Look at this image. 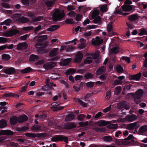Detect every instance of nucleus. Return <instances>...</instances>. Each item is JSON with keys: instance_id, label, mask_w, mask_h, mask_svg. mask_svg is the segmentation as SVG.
I'll return each instance as SVG.
<instances>
[{"instance_id": "f257e3e1", "label": "nucleus", "mask_w": 147, "mask_h": 147, "mask_svg": "<svg viewBox=\"0 0 147 147\" xmlns=\"http://www.w3.org/2000/svg\"><path fill=\"white\" fill-rule=\"evenodd\" d=\"M65 16L63 11L61 12L59 10L56 9L53 15V20L55 22H57L62 19Z\"/></svg>"}, {"instance_id": "f03ea898", "label": "nucleus", "mask_w": 147, "mask_h": 147, "mask_svg": "<svg viewBox=\"0 0 147 147\" xmlns=\"http://www.w3.org/2000/svg\"><path fill=\"white\" fill-rule=\"evenodd\" d=\"M131 94L132 96L135 98V101L136 103L138 104L139 102H137V100H139L142 97L143 94V91L142 89H138L135 93H131Z\"/></svg>"}, {"instance_id": "7ed1b4c3", "label": "nucleus", "mask_w": 147, "mask_h": 147, "mask_svg": "<svg viewBox=\"0 0 147 147\" xmlns=\"http://www.w3.org/2000/svg\"><path fill=\"white\" fill-rule=\"evenodd\" d=\"M25 135L27 137L34 138H35L36 137L39 138H44L47 136V133H38L36 134L33 133H27L25 134Z\"/></svg>"}, {"instance_id": "20e7f679", "label": "nucleus", "mask_w": 147, "mask_h": 147, "mask_svg": "<svg viewBox=\"0 0 147 147\" xmlns=\"http://www.w3.org/2000/svg\"><path fill=\"white\" fill-rule=\"evenodd\" d=\"M132 3V1L130 0H126L124 2V4L121 7L122 9L124 11H129L133 9V5H129Z\"/></svg>"}, {"instance_id": "39448f33", "label": "nucleus", "mask_w": 147, "mask_h": 147, "mask_svg": "<svg viewBox=\"0 0 147 147\" xmlns=\"http://www.w3.org/2000/svg\"><path fill=\"white\" fill-rule=\"evenodd\" d=\"M19 70L16 69L13 67H6L3 69V72L5 74L9 75H11L18 74L19 72Z\"/></svg>"}, {"instance_id": "423d86ee", "label": "nucleus", "mask_w": 147, "mask_h": 147, "mask_svg": "<svg viewBox=\"0 0 147 147\" xmlns=\"http://www.w3.org/2000/svg\"><path fill=\"white\" fill-rule=\"evenodd\" d=\"M51 141L55 142L64 141L66 143H68V138L61 135H57L53 136L51 138Z\"/></svg>"}, {"instance_id": "0eeeda50", "label": "nucleus", "mask_w": 147, "mask_h": 147, "mask_svg": "<svg viewBox=\"0 0 147 147\" xmlns=\"http://www.w3.org/2000/svg\"><path fill=\"white\" fill-rule=\"evenodd\" d=\"M91 16L92 18L93 19V21L94 23L100 24L101 18L98 16V12L97 11L94 10L92 13Z\"/></svg>"}, {"instance_id": "6e6552de", "label": "nucleus", "mask_w": 147, "mask_h": 147, "mask_svg": "<svg viewBox=\"0 0 147 147\" xmlns=\"http://www.w3.org/2000/svg\"><path fill=\"white\" fill-rule=\"evenodd\" d=\"M19 33V31L18 30L11 29L4 32V36L6 37H11Z\"/></svg>"}, {"instance_id": "1a4fd4ad", "label": "nucleus", "mask_w": 147, "mask_h": 147, "mask_svg": "<svg viewBox=\"0 0 147 147\" xmlns=\"http://www.w3.org/2000/svg\"><path fill=\"white\" fill-rule=\"evenodd\" d=\"M134 137L132 135L129 134L128 137L125 139V140H131L130 141L128 142L129 144H131L134 145H139V143L136 141H135L134 140Z\"/></svg>"}, {"instance_id": "9d476101", "label": "nucleus", "mask_w": 147, "mask_h": 147, "mask_svg": "<svg viewBox=\"0 0 147 147\" xmlns=\"http://www.w3.org/2000/svg\"><path fill=\"white\" fill-rule=\"evenodd\" d=\"M76 125L74 122H69L65 123L64 125V128L66 129L69 130L74 129L76 127Z\"/></svg>"}, {"instance_id": "9b49d317", "label": "nucleus", "mask_w": 147, "mask_h": 147, "mask_svg": "<svg viewBox=\"0 0 147 147\" xmlns=\"http://www.w3.org/2000/svg\"><path fill=\"white\" fill-rule=\"evenodd\" d=\"M138 122H136L128 124L127 125L128 129L132 130L135 128L137 129L139 126Z\"/></svg>"}, {"instance_id": "f8f14e48", "label": "nucleus", "mask_w": 147, "mask_h": 147, "mask_svg": "<svg viewBox=\"0 0 147 147\" xmlns=\"http://www.w3.org/2000/svg\"><path fill=\"white\" fill-rule=\"evenodd\" d=\"M27 46L28 45L26 42L19 43L17 45L16 49L18 50H21L26 49Z\"/></svg>"}, {"instance_id": "ddd939ff", "label": "nucleus", "mask_w": 147, "mask_h": 147, "mask_svg": "<svg viewBox=\"0 0 147 147\" xmlns=\"http://www.w3.org/2000/svg\"><path fill=\"white\" fill-rule=\"evenodd\" d=\"M107 29L109 36H112L114 35V33L113 32V26L111 23H110L107 25Z\"/></svg>"}, {"instance_id": "4468645a", "label": "nucleus", "mask_w": 147, "mask_h": 147, "mask_svg": "<svg viewBox=\"0 0 147 147\" xmlns=\"http://www.w3.org/2000/svg\"><path fill=\"white\" fill-rule=\"evenodd\" d=\"M102 40L98 36L96 37V39H92V42L93 45L95 46L99 45L102 42Z\"/></svg>"}, {"instance_id": "2eb2a0df", "label": "nucleus", "mask_w": 147, "mask_h": 147, "mask_svg": "<svg viewBox=\"0 0 147 147\" xmlns=\"http://www.w3.org/2000/svg\"><path fill=\"white\" fill-rule=\"evenodd\" d=\"M18 123H22L26 121L28 119V117L25 114L20 115L18 118Z\"/></svg>"}, {"instance_id": "dca6fc26", "label": "nucleus", "mask_w": 147, "mask_h": 147, "mask_svg": "<svg viewBox=\"0 0 147 147\" xmlns=\"http://www.w3.org/2000/svg\"><path fill=\"white\" fill-rule=\"evenodd\" d=\"M55 64L53 62H49L44 64L43 67L46 69L48 70L52 68L55 66Z\"/></svg>"}, {"instance_id": "f3484780", "label": "nucleus", "mask_w": 147, "mask_h": 147, "mask_svg": "<svg viewBox=\"0 0 147 147\" xmlns=\"http://www.w3.org/2000/svg\"><path fill=\"white\" fill-rule=\"evenodd\" d=\"M106 69V67L105 66H101L96 71V74L97 75H100L105 72Z\"/></svg>"}, {"instance_id": "a211bd4d", "label": "nucleus", "mask_w": 147, "mask_h": 147, "mask_svg": "<svg viewBox=\"0 0 147 147\" xmlns=\"http://www.w3.org/2000/svg\"><path fill=\"white\" fill-rule=\"evenodd\" d=\"M141 72L135 75H131L130 76V78L131 80L138 81L141 77Z\"/></svg>"}, {"instance_id": "6ab92c4d", "label": "nucleus", "mask_w": 147, "mask_h": 147, "mask_svg": "<svg viewBox=\"0 0 147 147\" xmlns=\"http://www.w3.org/2000/svg\"><path fill=\"white\" fill-rule=\"evenodd\" d=\"M58 48H54L51 50L49 53V55L50 57H53L58 54Z\"/></svg>"}, {"instance_id": "aec40b11", "label": "nucleus", "mask_w": 147, "mask_h": 147, "mask_svg": "<svg viewBox=\"0 0 147 147\" xmlns=\"http://www.w3.org/2000/svg\"><path fill=\"white\" fill-rule=\"evenodd\" d=\"M10 121L11 125H14L18 122V118L16 116H13L10 118Z\"/></svg>"}, {"instance_id": "412c9836", "label": "nucleus", "mask_w": 147, "mask_h": 147, "mask_svg": "<svg viewBox=\"0 0 147 147\" xmlns=\"http://www.w3.org/2000/svg\"><path fill=\"white\" fill-rule=\"evenodd\" d=\"M13 134V132L9 130H1L0 131V136L3 135H12Z\"/></svg>"}, {"instance_id": "4be33fe9", "label": "nucleus", "mask_w": 147, "mask_h": 147, "mask_svg": "<svg viewBox=\"0 0 147 147\" xmlns=\"http://www.w3.org/2000/svg\"><path fill=\"white\" fill-rule=\"evenodd\" d=\"M137 118V116L136 115L132 114L131 115H128L125 117L126 120L129 122H132Z\"/></svg>"}, {"instance_id": "5701e85b", "label": "nucleus", "mask_w": 147, "mask_h": 147, "mask_svg": "<svg viewBox=\"0 0 147 147\" xmlns=\"http://www.w3.org/2000/svg\"><path fill=\"white\" fill-rule=\"evenodd\" d=\"M147 131V125H144L141 126L139 128L138 131L141 135H143Z\"/></svg>"}, {"instance_id": "b1692460", "label": "nucleus", "mask_w": 147, "mask_h": 147, "mask_svg": "<svg viewBox=\"0 0 147 147\" xmlns=\"http://www.w3.org/2000/svg\"><path fill=\"white\" fill-rule=\"evenodd\" d=\"M83 57V54L81 53H78L75 58L74 61L76 63L81 61Z\"/></svg>"}, {"instance_id": "393cba45", "label": "nucleus", "mask_w": 147, "mask_h": 147, "mask_svg": "<svg viewBox=\"0 0 147 147\" xmlns=\"http://www.w3.org/2000/svg\"><path fill=\"white\" fill-rule=\"evenodd\" d=\"M76 71V69L74 68H69L67 69L66 72V74L67 75H71L75 73Z\"/></svg>"}, {"instance_id": "a878e982", "label": "nucleus", "mask_w": 147, "mask_h": 147, "mask_svg": "<svg viewBox=\"0 0 147 147\" xmlns=\"http://www.w3.org/2000/svg\"><path fill=\"white\" fill-rule=\"evenodd\" d=\"M60 26L58 25H54L52 26L49 28L47 29V30L48 31L52 32L55 30L60 27Z\"/></svg>"}, {"instance_id": "bb28decb", "label": "nucleus", "mask_w": 147, "mask_h": 147, "mask_svg": "<svg viewBox=\"0 0 147 147\" xmlns=\"http://www.w3.org/2000/svg\"><path fill=\"white\" fill-rule=\"evenodd\" d=\"M32 70L30 67H28L20 70V72L22 74H25L29 73L32 71Z\"/></svg>"}, {"instance_id": "cd10ccee", "label": "nucleus", "mask_w": 147, "mask_h": 147, "mask_svg": "<svg viewBox=\"0 0 147 147\" xmlns=\"http://www.w3.org/2000/svg\"><path fill=\"white\" fill-rule=\"evenodd\" d=\"M18 20L20 22L23 24L29 22V20L27 18L24 16L18 18Z\"/></svg>"}, {"instance_id": "c85d7f7f", "label": "nucleus", "mask_w": 147, "mask_h": 147, "mask_svg": "<svg viewBox=\"0 0 147 147\" xmlns=\"http://www.w3.org/2000/svg\"><path fill=\"white\" fill-rule=\"evenodd\" d=\"M3 96L4 97H19L18 94L12 92L5 93L3 94Z\"/></svg>"}, {"instance_id": "c756f323", "label": "nucleus", "mask_w": 147, "mask_h": 147, "mask_svg": "<svg viewBox=\"0 0 147 147\" xmlns=\"http://www.w3.org/2000/svg\"><path fill=\"white\" fill-rule=\"evenodd\" d=\"M109 123V121H105L100 120L98 122V124L99 126H103L107 125Z\"/></svg>"}, {"instance_id": "7c9ffc66", "label": "nucleus", "mask_w": 147, "mask_h": 147, "mask_svg": "<svg viewBox=\"0 0 147 147\" xmlns=\"http://www.w3.org/2000/svg\"><path fill=\"white\" fill-rule=\"evenodd\" d=\"M75 118V115L73 113H71L67 115L65 118L67 121H71L73 120Z\"/></svg>"}, {"instance_id": "2f4dec72", "label": "nucleus", "mask_w": 147, "mask_h": 147, "mask_svg": "<svg viewBox=\"0 0 147 147\" xmlns=\"http://www.w3.org/2000/svg\"><path fill=\"white\" fill-rule=\"evenodd\" d=\"M70 60L69 59H64L63 61L60 62V65L63 66L68 65L70 63Z\"/></svg>"}, {"instance_id": "473e14b6", "label": "nucleus", "mask_w": 147, "mask_h": 147, "mask_svg": "<svg viewBox=\"0 0 147 147\" xmlns=\"http://www.w3.org/2000/svg\"><path fill=\"white\" fill-rule=\"evenodd\" d=\"M7 125V121L5 119H1L0 120V128H4Z\"/></svg>"}, {"instance_id": "72a5a7b5", "label": "nucleus", "mask_w": 147, "mask_h": 147, "mask_svg": "<svg viewBox=\"0 0 147 147\" xmlns=\"http://www.w3.org/2000/svg\"><path fill=\"white\" fill-rule=\"evenodd\" d=\"M120 49L118 47H115L112 49H110L111 52L112 54H117L120 52Z\"/></svg>"}, {"instance_id": "f704fd0d", "label": "nucleus", "mask_w": 147, "mask_h": 147, "mask_svg": "<svg viewBox=\"0 0 147 147\" xmlns=\"http://www.w3.org/2000/svg\"><path fill=\"white\" fill-rule=\"evenodd\" d=\"M1 58L3 60L7 61L10 59L11 57L9 54H3L2 55Z\"/></svg>"}, {"instance_id": "c9c22d12", "label": "nucleus", "mask_w": 147, "mask_h": 147, "mask_svg": "<svg viewBox=\"0 0 147 147\" xmlns=\"http://www.w3.org/2000/svg\"><path fill=\"white\" fill-rule=\"evenodd\" d=\"M38 58V57L37 55L32 54L30 55L29 60L32 61H37Z\"/></svg>"}, {"instance_id": "e433bc0d", "label": "nucleus", "mask_w": 147, "mask_h": 147, "mask_svg": "<svg viewBox=\"0 0 147 147\" xmlns=\"http://www.w3.org/2000/svg\"><path fill=\"white\" fill-rule=\"evenodd\" d=\"M128 20L131 21L136 20L138 19L137 15L135 14H132L128 16Z\"/></svg>"}, {"instance_id": "4c0bfd02", "label": "nucleus", "mask_w": 147, "mask_h": 147, "mask_svg": "<svg viewBox=\"0 0 147 147\" xmlns=\"http://www.w3.org/2000/svg\"><path fill=\"white\" fill-rule=\"evenodd\" d=\"M103 139L104 141L107 142H110L113 140L112 138L110 136H105L103 137Z\"/></svg>"}, {"instance_id": "58836bf2", "label": "nucleus", "mask_w": 147, "mask_h": 147, "mask_svg": "<svg viewBox=\"0 0 147 147\" xmlns=\"http://www.w3.org/2000/svg\"><path fill=\"white\" fill-rule=\"evenodd\" d=\"M92 61V58L90 57H87L84 60V63L85 64H90Z\"/></svg>"}, {"instance_id": "ea45409f", "label": "nucleus", "mask_w": 147, "mask_h": 147, "mask_svg": "<svg viewBox=\"0 0 147 147\" xmlns=\"http://www.w3.org/2000/svg\"><path fill=\"white\" fill-rule=\"evenodd\" d=\"M107 6V4H105L102 5L100 7L101 11L103 12H106L108 9Z\"/></svg>"}, {"instance_id": "a19ab883", "label": "nucleus", "mask_w": 147, "mask_h": 147, "mask_svg": "<svg viewBox=\"0 0 147 147\" xmlns=\"http://www.w3.org/2000/svg\"><path fill=\"white\" fill-rule=\"evenodd\" d=\"M28 129V128L26 127H22L21 128H17L16 130L19 132H22L25 131Z\"/></svg>"}, {"instance_id": "79ce46f5", "label": "nucleus", "mask_w": 147, "mask_h": 147, "mask_svg": "<svg viewBox=\"0 0 147 147\" xmlns=\"http://www.w3.org/2000/svg\"><path fill=\"white\" fill-rule=\"evenodd\" d=\"M47 38L48 37L46 35L40 36L38 37V40L39 41H43L46 40Z\"/></svg>"}, {"instance_id": "37998d69", "label": "nucleus", "mask_w": 147, "mask_h": 147, "mask_svg": "<svg viewBox=\"0 0 147 147\" xmlns=\"http://www.w3.org/2000/svg\"><path fill=\"white\" fill-rule=\"evenodd\" d=\"M60 103L59 102H53L51 104V109L57 108L58 106L60 105Z\"/></svg>"}, {"instance_id": "c03bdc74", "label": "nucleus", "mask_w": 147, "mask_h": 147, "mask_svg": "<svg viewBox=\"0 0 147 147\" xmlns=\"http://www.w3.org/2000/svg\"><path fill=\"white\" fill-rule=\"evenodd\" d=\"M144 35H147V32L144 28H143L141 29L140 32L138 34V35L139 36H142Z\"/></svg>"}, {"instance_id": "a18cd8bd", "label": "nucleus", "mask_w": 147, "mask_h": 147, "mask_svg": "<svg viewBox=\"0 0 147 147\" xmlns=\"http://www.w3.org/2000/svg\"><path fill=\"white\" fill-rule=\"evenodd\" d=\"M94 129L97 132H104L105 129L104 128L94 127Z\"/></svg>"}, {"instance_id": "49530a36", "label": "nucleus", "mask_w": 147, "mask_h": 147, "mask_svg": "<svg viewBox=\"0 0 147 147\" xmlns=\"http://www.w3.org/2000/svg\"><path fill=\"white\" fill-rule=\"evenodd\" d=\"M86 115L83 114H80L77 115V119L80 121H83Z\"/></svg>"}, {"instance_id": "de8ad7c7", "label": "nucleus", "mask_w": 147, "mask_h": 147, "mask_svg": "<svg viewBox=\"0 0 147 147\" xmlns=\"http://www.w3.org/2000/svg\"><path fill=\"white\" fill-rule=\"evenodd\" d=\"M84 77L86 79L92 78H93V75L91 73H87L84 75Z\"/></svg>"}, {"instance_id": "09e8293b", "label": "nucleus", "mask_w": 147, "mask_h": 147, "mask_svg": "<svg viewBox=\"0 0 147 147\" xmlns=\"http://www.w3.org/2000/svg\"><path fill=\"white\" fill-rule=\"evenodd\" d=\"M34 28V27L32 26H26L24 27L22 29L24 31H30L32 30Z\"/></svg>"}, {"instance_id": "8fccbe9b", "label": "nucleus", "mask_w": 147, "mask_h": 147, "mask_svg": "<svg viewBox=\"0 0 147 147\" xmlns=\"http://www.w3.org/2000/svg\"><path fill=\"white\" fill-rule=\"evenodd\" d=\"M115 142L117 144L119 145H121L124 144V142L123 141L116 138L115 139Z\"/></svg>"}, {"instance_id": "3c124183", "label": "nucleus", "mask_w": 147, "mask_h": 147, "mask_svg": "<svg viewBox=\"0 0 147 147\" xmlns=\"http://www.w3.org/2000/svg\"><path fill=\"white\" fill-rule=\"evenodd\" d=\"M78 101L81 104V105H82L84 107H87V105L86 103V102L82 101L80 99L78 98Z\"/></svg>"}, {"instance_id": "603ef678", "label": "nucleus", "mask_w": 147, "mask_h": 147, "mask_svg": "<svg viewBox=\"0 0 147 147\" xmlns=\"http://www.w3.org/2000/svg\"><path fill=\"white\" fill-rule=\"evenodd\" d=\"M12 22V20L9 19H8L5 20L3 22L4 24L6 26H9L10 25V24Z\"/></svg>"}, {"instance_id": "864d4df0", "label": "nucleus", "mask_w": 147, "mask_h": 147, "mask_svg": "<svg viewBox=\"0 0 147 147\" xmlns=\"http://www.w3.org/2000/svg\"><path fill=\"white\" fill-rule=\"evenodd\" d=\"M117 125V124H111L107 126V127L111 129H113L116 128Z\"/></svg>"}, {"instance_id": "5fc2aeb1", "label": "nucleus", "mask_w": 147, "mask_h": 147, "mask_svg": "<svg viewBox=\"0 0 147 147\" xmlns=\"http://www.w3.org/2000/svg\"><path fill=\"white\" fill-rule=\"evenodd\" d=\"M27 16L31 18H33L35 17V15L34 13L29 12L27 13Z\"/></svg>"}, {"instance_id": "6e6d98bb", "label": "nucleus", "mask_w": 147, "mask_h": 147, "mask_svg": "<svg viewBox=\"0 0 147 147\" xmlns=\"http://www.w3.org/2000/svg\"><path fill=\"white\" fill-rule=\"evenodd\" d=\"M65 22L66 23L68 24H74V22L73 21V19H66L65 21Z\"/></svg>"}, {"instance_id": "4d7b16f0", "label": "nucleus", "mask_w": 147, "mask_h": 147, "mask_svg": "<svg viewBox=\"0 0 147 147\" xmlns=\"http://www.w3.org/2000/svg\"><path fill=\"white\" fill-rule=\"evenodd\" d=\"M121 59L123 60H125V61L128 63L130 62V59L129 57H127L123 56L121 57Z\"/></svg>"}, {"instance_id": "13d9d810", "label": "nucleus", "mask_w": 147, "mask_h": 147, "mask_svg": "<svg viewBox=\"0 0 147 147\" xmlns=\"http://www.w3.org/2000/svg\"><path fill=\"white\" fill-rule=\"evenodd\" d=\"M74 49V47L71 46H69L66 48L65 50L67 52H70L73 51Z\"/></svg>"}, {"instance_id": "bf43d9fd", "label": "nucleus", "mask_w": 147, "mask_h": 147, "mask_svg": "<svg viewBox=\"0 0 147 147\" xmlns=\"http://www.w3.org/2000/svg\"><path fill=\"white\" fill-rule=\"evenodd\" d=\"M82 18V16L81 15L78 14L76 16L75 19L76 21H79L81 20Z\"/></svg>"}, {"instance_id": "052dcab7", "label": "nucleus", "mask_w": 147, "mask_h": 147, "mask_svg": "<svg viewBox=\"0 0 147 147\" xmlns=\"http://www.w3.org/2000/svg\"><path fill=\"white\" fill-rule=\"evenodd\" d=\"M7 42V39L5 37H0V43H4Z\"/></svg>"}, {"instance_id": "680f3d73", "label": "nucleus", "mask_w": 147, "mask_h": 147, "mask_svg": "<svg viewBox=\"0 0 147 147\" xmlns=\"http://www.w3.org/2000/svg\"><path fill=\"white\" fill-rule=\"evenodd\" d=\"M21 14L20 13H16L13 14L12 16V18L13 19H16V18H20V17L21 16Z\"/></svg>"}, {"instance_id": "e2e57ef3", "label": "nucleus", "mask_w": 147, "mask_h": 147, "mask_svg": "<svg viewBox=\"0 0 147 147\" xmlns=\"http://www.w3.org/2000/svg\"><path fill=\"white\" fill-rule=\"evenodd\" d=\"M121 87L120 86H117L115 88V92L117 94H119L121 91Z\"/></svg>"}, {"instance_id": "0e129e2a", "label": "nucleus", "mask_w": 147, "mask_h": 147, "mask_svg": "<svg viewBox=\"0 0 147 147\" xmlns=\"http://www.w3.org/2000/svg\"><path fill=\"white\" fill-rule=\"evenodd\" d=\"M78 123L80 125L81 127H84L88 125V121H86L85 122H78Z\"/></svg>"}, {"instance_id": "69168bd1", "label": "nucleus", "mask_w": 147, "mask_h": 147, "mask_svg": "<svg viewBox=\"0 0 147 147\" xmlns=\"http://www.w3.org/2000/svg\"><path fill=\"white\" fill-rule=\"evenodd\" d=\"M86 85L88 87L92 88L94 86V82H89L86 83Z\"/></svg>"}, {"instance_id": "338daca9", "label": "nucleus", "mask_w": 147, "mask_h": 147, "mask_svg": "<svg viewBox=\"0 0 147 147\" xmlns=\"http://www.w3.org/2000/svg\"><path fill=\"white\" fill-rule=\"evenodd\" d=\"M98 26L92 25H88L86 27V28L88 29H91L95 28H96Z\"/></svg>"}, {"instance_id": "774afa93", "label": "nucleus", "mask_w": 147, "mask_h": 147, "mask_svg": "<svg viewBox=\"0 0 147 147\" xmlns=\"http://www.w3.org/2000/svg\"><path fill=\"white\" fill-rule=\"evenodd\" d=\"M116 70L118 72L120 73L123 71V68L121 66L119 65L117 67Z\"/></svg>"}]
</instances>
